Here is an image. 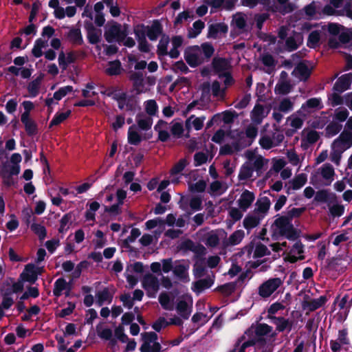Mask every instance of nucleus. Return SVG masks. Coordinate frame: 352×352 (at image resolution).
Returning a JSON list of instances; mask_svg holds the SVG:
<instances>
[{"mask_svg": "<svg viewBox=\"0 0 352 352\" xmlns=\"http://www.w3.org/2000/svg\"><path fill=\"white\" fill-rule=\"evenodd\" d=\"M192 27L193 29L190 28L188 30V37L190 38L197 37L204 28L205 24L202 21L197 20L193 23Z\"/></svg>", "mask_w": 352, "mask_h": 352, "instance_id": "a19ab883", "label": "nucleus"}, {"mask_svg": "<svg viewBox=\"0 0 352 352\" xmlns=\"http://www.w3.org/2000/svg\"><path fill=\"white\" fill-rule=\"evenodd\" d=\"M338 39L342 44L349 43L352 40V28L346 29V31L339 34Z\"/></svg>", "mask_w": 352, "mask_h": 352, "instance_id": "774afa93", "label": "nucleus"}, {"mask_svg": "<svg viewBox=\"0 0 352 352\" xmlns=\"http://www.w3.org/2000/svg\"><path fill=\"white\" fill-rule=\"evenodd\" d=\"M214 278L210 276L206 278L199 279L193 283V291L197 294H200L204 289L210 288L214 283Z\"/></svg>", "mask_w": 352, "mask_h": 352, "instance_id": "4be33fe9", "label": "nucleus"}, {"mask_svg": "<svg viewBox=\"0 0 352 352\" xmlns=\"http://www.w3.org/2000/svg\"><path fill=\"white\" fill-rule=\"evenodd\" d=\"M324 107L321 98H311L308 99L305 104L302 105V109H322Z\"/></svg>", "mask_w": 352, "mask_h": 352, "instance_id": "37998d69", "label": "nucleus"}, {"mask_svg": "<svg viewBox=\"0 0 352 352\" xmlns=\"http://www.w3.org/2000/svg\"><path fill=\"white\" fill-rule=\"evenodd\" d=\"M270 199L267 197H263L256 201L257 208L256 210L258 212L266 213L270 209Z\"/></svg>", "mask_w": 352, "mask_h": 352, "instance_id": "79ce46f5", "label": "nucleus"}, {"mask_svg": "<svg viewBox=\"0 0 352 352\" xmlns=\"http://www.w3.org/2000/svg\"><path fill=\"white\" fill-rule=\"evenodd\" d=\"M188 265L178 264L175 266L173 272L175 276H177L181 281L187 283L190 280L188 273Z\"/></svg>", "mask_w": 352, "mask_h": 352, "instance_id": "b1692460", "label": "nucleus"}, {"mask_svg": "<svg viewBox=\"0 0 352 352\" xmlns=\"http://www.w3.org/2000/svg\"><path fill=\"white\" fill-rule=\"evenodd\" d=\"M254 199V193L245 189L243 191L237 201L238 206L243 212H245L251 206Z\"/></svg>", "mask_w": 352, "mask_h": 352, "instance_id": "ddd939ff", "label": "nucleus"}, {"mask_svg": "<svg viewBox=\"0 0 352 352\" xmlns=\"http://www.w3.org/2000/svg\"><path fill=\"white\" fill-rule=\"evenodd\" d=\"M320 169H321L322 177L324 179L329 181V183L327 184V185L330 184V183L333 180V177L335 174V171H334V168H333V166L329 163H326L322 166Z\"/></svg>", "mask_w": 352, "mask_h": 352, "instance_id": "58836bf2", "label": "nucleus"}, {"mask_svg": "<svg viewBox=\"0 0 352 352\" xmlns=\"http://www.w3.org/2000/svg\"><path fill=\"white\" fill-rule=\"evenodd\" d=\"M342 127V126L338 122H330L325 129L326 136L331 138L337 135L341 131Z\"/></svg>", "mask_w": 352, "mask_h": 352, "instance_id": "c03bdc74", "label": "nucleus"}, {"mask_svg": "<svg viewBox=\"0 0 352 352\" xmlns=\"http://www.w3.org/2000/svg\"><path fill=\"white\" fill-rule=\"evenodd\" d=\"M127 35L126 26L124 25V29L122 30V25L114 21L108 22L105 26L104 37L109 43L114 41L120 43L124 41Z\"/></svg>", "mask_w": 352, "mask_h": 352, "instance_id": "7ed1b4c3", "label": "nucleus"}, {"mask_svg": "<svg viewBox=\"0 0 352 352\" xmlns=\"http://www.w3.org/2000/svg\"><path fill=\"white\" fill-rule=\"evenodd\" d=\"M176 310L182 318L187 320L190 316L192 307H189L186 301L181 300L177 304Z\"/></svg>", "mask_w": 352, "mask_h": 352, "instance_id": "c756f323", "label": "nucleus"}, {"mask_svg": "<svg viewBox=\"0 0 352 352\" xmlns=\"http://www.w3.org/2000/svg\"><path fill=\"white\" fill-rule=\"evenodd\" d=\"M280 278H272L262 283L258 287V294L262 298L270 297L281 285Z\"/></svg>", "mask_w": 352, "mask_h": 352, "instance_id": "423d86ee", "label": "nucleus"}, {"mask_svg": "<svg viewBox=\"0 0 352 352\" xmlns=\"http://www.w3.org/2000/svg\"><path fill=\"white\" fill-rule=\"evenodd\" d=\"M293 73H296L300 80L307 81L311 74V70L305 61H300L296 66Z\"/></svg>", "mask_w": 352, "mask_h": 352, "instance_id": "a211bd4d", "label": "nucleus"}, {"mask_svg": "<svg viewBox=\"0 0 352 352\" xmlns=\"http://www.w3.org/2000/svg\"><path fill=\"white\" fill-rule=\"evenodd\" d=\"M291 85L287 81L278 83L275 87V92L281 95H286L289 94L291 91Z\"/></svg>", "mask_w": 352, "mask_h": 352, "instance_id": "4d7b16f0", "label": "nucleus"}, {"mask_svg": "<svg viewBox=\"0 0 352 352\" xmlns=\"http://www.w3.org/2000/svg\"><path fill=\"white\" fill-rule=\"evenodd\" d=\"M112 292H109L108 287H104L102 291H99L96 294L97 298V304L98 306L103 305L105 301H108L110 303L113 297V294L115 292V288L113 285H111Z\"/></svg>", "mask_w": 352, "mask_h": 352, "instance_id": "412c9836", "label": "nucleus"}, {"mask_svg": "<svg viewBox=\"0 0 352 352\" xmlns=\"http://www.w3.org/2000/svg\"><path fill=\"white\" fill-rule=\"evenodd\" d=\"M272 331V327L265 323H258L255 327L252 326L246 331L245 334L250 336L253 333L256 336H265L270 333Z\"/></svg>", "mask_w": 352, "mask_h": 352, "instance_id": "dca6fc26", "label": "nucleus"}, {"mask_svg": "<svg viewBox=\"0 0 352 352\" xmlns=\"http://www.w3.org/2000/svg\"><path fill=\"white\" fill-rule=\"evenodd\" d=\"M142 344L140 352H160L162 345L157 342L158 335L154 331L144 332L141 334Z\"/></svg>", "mask_w": 352, "mask_h": 352, "instance_id": "20e7f679", "label": "nucleus"}, {"mask_svg": "<svg viewBox=\"0 0 352 352\" xmlns=\"http://www.w3.org/2000/svg\"><path fill=\"white\" fill-rule=\"evenodd\" d=\"M31 230L38 236L41 241L43 240L47 236L46 228L41 224L33 223L31 225Z\"/></svg>", "mask_w": 352, "mask_h": 352, "instance_id": "6e6d98bb", "label": "nucleus"}, {"mask_svg": "<svg viewBox=\"0 0 352 352\" xmlns=\"http://www.w3.org/2000/svg\"><path fill=\"white\" fill-rule=\"evenodd\" d=\"M126 111L134 113L137 110L140 109L138 99L134 95H127L125 97Z\"/></svg>", "mask_w": 352, "mask_h": 352, "instance_id": "2f4dec72", "label": "nucleus"}, {"mask_svg": "<svg viewBox=\"0 0 352 352\" xmlns=\"http://www.w3.org/2000/svg\"><path fill=\"white\" fill-rule=\"evenodd\" d=\"M146 25L143 23L138 24L133 28V32L135 34V38L138 42L144 41V38H146Z\"/></svg>", "mask_w": 352, "mask_h": 352, "instance_id": "3c124183", "label": "nucleus"}, {"mask_svg": "<svg viewBox=\"0 0 352 352\" xmlns=\"http://www.w3.org/2000/svg\"><path fill=\"white\" fill-rule=\"evenodd\" d=\"M71 285L67 283L63 278H58L54 285L53 294L55 296L59 297L65 289L71 290Z\"/></svg>", "mask_w": 352, "mask_h": 352, "instance_id": "bb28decb", "label": "nucleus"}, {"mask_svg": "<svg viewBox=\"0 0 352 352\" xmlns=\"http://www.w3.org/2000/svg\"><path fill=\"white\" fill-rule=\"evenodd\" d=\"M129 79L132 81L133 88L138 91V89L144 87V76L141 72H129Z\"/></svg>", "mask_w": 352, "mask_h": 352, "instance_id": "cd10ccee", "label": "nucleus"}, {"mask_svg": "<svg viewBox=\"0 0 352 352\" xmlns=\"http://www.w3.org/2000/svg\"><path fill=\"white\" fill-rule=\"evenodd\" d=\"M333 148H340L345 151L352 146V133L343 131L339 137L333 142Z\"/></svg>", "mask_w": 352, "mask_h": 352, "instance_id": "1a4fd4ad", "label": "nucleus"}, {"mask_svg": "<svg viewBox=\"0 0 352 352\" xmlns=\"http://www.w3.org/2000/svg\"><path fill=\"white\" fill-rule=\"evenodd\" d=\"M270 15L268 12L261 14H256L254 15L256 26L258 30H261L263 28V23L270 18Z\"/></svg>", "mask_w": 352, "mask_h": 352, "instance_id": "bf43d9fd", "label": "nucleus"}, {"mask_svg": "<svg viewBox=\"0 0 352 352\" xmlns=\"http://www.w3.org/2000/svg\"><path fill=\"white\" fill-rule=\"evenodd\" d=\"M135 125H132L128 130V142L134 146L138 145L142 142L141 135L135 130Z\"/></svg>", "mask_w": 352, "mask_h": 352, "instance_id": "4c0bfd02", "label": "nucleus"}, {"mask_svg": "<svg viewBox=\"0 0 352 352\" xmlns=\"http://www.w3.org/2000/svg\"><path fill=\"white\" fill-rule=\"evenodd\" d=\"M170 323L164 317H160L152 324V328L157 332H160L164 328H166Z\"/></svg>", "mask_w": 352, "mask_h": 352, "instance_id": "0e129e2a", "label": "nucleus"}, {"mask_svg": "<svg viewBox=\"0 0 352 352\" xmlns=\"http://www.w3.org/2000/svg\"><path fill=\"white\" fill-rule=\"evenodd\" d=\"M41 268L36 267L34 264L29 263L25 265L24 271L20 274L19 280L23 282H28L31 284L35 283L38 279V275Z\"/></svg>", "mask_w": 352, "mask_h": 352, "instance_id": "6e6552de", "label": "nucleus"}, {"mask_svg": "<svg viewBox=\"0 0 352 352\" xmlns=\"http://www.w3.org/2000/svg\"><path fill=\"white\" fill-rule=\"evenodd\" d=\"M188 162L185 158L181 159L176 163L170 170L171 175L180 173L187 166Z\"/></svg>", "mask_w": 352, "mask_h": 352, "instance_id": "69168bd1", "label": "nucleus"}, {"mask_svg": "<svg viewBox=\"0 0 352 352\" xmlns=\"http://www.w3.org/2000/svg\"><path fill=\"white\" fill-rule=\"evenodd\" d=\"M264 107L261 104H256L251 112V120L256 124H261L263 121L264 116Z\"/></svg>", "mask_w": 352, "mask_h": 352, "instance_id": "7c9ffc66", "label": "nucleus"}, {"mask_svg": "<svg viewBox=\"0 0 352 352\" xmlns=\"http://www.w3.org/2000/svg\"><path fill=\"white\" fill-rule=\"evenodd\" d=\"M253 173V168L248 164H243L240 168L238 178L240 181L250 178Z\"/></svg>", "mask_w": 352, "mask_h": 352, "instance_id": "603ef678", "label": "nucleus"}, {"mask_svg": "<svg viewBox=\"0 0 352 352\" xmlns=\"http://www.w3.org/2000/svg\"><path fill=\"white\" fill-rule=\"evenodd\" d=\"M24 284L21 280L14 281L13 278H8L5 280L0 287L1 296H11L14 293L17 294L23 292Z\"/></svg>", "mask_w": 352, "mask_h": 352, "instance_id": "39448f33", "label": "nucleus"}, {"mask_svg": "<svg viewBox=\"0 0 352 352\" xmlns=\"http://www.w3.org/2000/svg\"><path fill=\"white\" fill-rule=\"evenodd\" d=\"M72 214L71 212H68L65 214L63 217L60 220V227L58 228V232L59 233H65L66 232L69 227L67 226L68 223H72Z\"/></svg>", "mask_w": 352, "mask_h": 352, "instance_id": "49530a36", "label": "nucleus"}, {"mask_svg": "<svg viewBox=\"0 0 352 352\" xmlns=\"http://www.w3.org/2000/svg\"><path fill=\"white\" fill-rule=\"evenodd\" d=\"M72 113L71 110H67L65 112L59 113L57 112L49 124V128H52L54 126H57L67 119Z\"/></svg>", "mask_w": 352, "mask_h": 352, "instance_id": "c9c22d12", "label": "nucleus"}, {"mask_svg": "<svg viewBox=\"0 0 352 352\" xmlns=\"http://www.w3.org/2000/svg\"><path fill=\"white\" fill-rule=\"evenodd\" d=\"M352 82V73H348L340 76L333 87V90L338 93H342L351 87Z\"/></svg>", "mask_w": 352, "mask_h": 352, "instance_id": "9b49d317", "label": "nucleus"}, {"mask_svg": "<svg viewBox=\"0 0 352 352\" xmlns=\"http://www.w3.org/2000/svg\"><path fill=\"white\" fill-rule=\"evenodd\" d=\"M108 67L105 69V73L109 76H118L121 74L122 70L121 63L119 60L109 61Z\"/></svg>", "mask_w": 352, "mask_h": 352, "instance_id": "72a5a7b5", "label": "nucleus"}, {"mask_svg": "<svg viewBox=\"0 0 352 352\" xmlns=\"http://www.w3.org/2000/svg\"><path fill=\"white\" fill-rule=\"evenodd\" d=\"M236 287V283L230 282L218 286L214 290L221 292L226 296H229L234 292Z\"/></svg>", "mask_w": 352, "mask_h": 352, "instance_id": "ea45409f", "label": "nucleus"}, {"mask_svg": "<svg viewBox=\"0 0 352 352\" xmlns=\"http://www.w3.org/2000/svg\"><path fill=\"white\" fill-rule=\"evenodd\" d=\"M262 5L266 12H278L283 15L292 12L295 5L289 0H256V6Z\"/></svg>", "mask_w": 352, "mask_h": 352, "instance_id": "f03ea898", "label": "nucleus"}, {"mask_svg": "<svg viewBox=\"0 0 352 352\" xmlns=\"http://www.w3.org/2000/svg\"><path fill=\"white\" fill-rule=\"evenodd\" d=\"M201 49L204 57H203L205 61H208L214 54V48L210 43H203L199 47V50Z\"/></svg>", "mask_w": 352, "mask_h": 352, "instance_id": "8fccbe9b", "label": "nucleus"}, {"mask_svg": "<svg viewBox=\"0 0 352 352\" xmlns=\"http://www.w3.org/2000/svg\"><path fill=\"white\" fill-rule=\"evenodd\" d=\"M320 34L318 30L312 31L308 36L307 46L310 48H315L319 43Z\"/></svg>", "mask_w": 352, "mask_h": 352, "instance_id": "5fc2aeb1", "label": "nucleus"}, {"mask_svg": "<svg viewBox=\"0 0 352 352\" xmlns=\"http://www.w3.org/2000/svg\"><path fill=\"white\" fill-rule=\"evenodd\" d=\"M244 231L237 230L234 231L228 238V241H223L224 246L236 245L239 244L244 238Z\"/></svg>", "mask_w": 352, "mask_h": 352, "instance_id": "c85d7f7f", "label": "nucleus"}, {"mask_svg": "<svg viewBox=\"0 0 352 352\" xmlns=\"http://www.w3.org/2000/svg\"><path fill=\"white\" fill-rule=\"evenodd\" d=\"M270 252L267 249V246L264 244L259 243L256 245L254 252V258H261L265 255H269Z\"/></svg>", "mask_w": 352, "mask_h": 352, "instance_id": "13d9d810", "label": "nucleus"}, {"mask_svg": "<svg viewBox=\"0 0 352 352\" xmlns=\"http://www.w3.org/2000/svg\"><path fill=\"white\" fill-rule=\"evenodd\" d=\"M146 35L151 41H156L163 34V26L158 19L153 21L151 25H146Z\"/></svg>", "mask_w": 352, "mask_h": 352, "instance_id": "f8f14e48", "label": "nucleus"}, {"mask_svg": "<svg viewBox=\"0 0 352 352\" xmlns=\"http://www.w3.org/2000/svg\"><path fill=\"white\" fill-rule=\"evenodd\" d=\"M47 41L42 38H38L35 41L34 47L32 50V55L36 58H39L43 55L42 48L46 46Z\"/></svg>", "mask_w": 352, "mask_h": 352, "instance_id": "09e8293b", "label": "nucleus"}, {"mask_svg": "<svg viewBox=\"0 0 352 352\" xmlns=\"http://www.w3.org/2000/svg\"><path fill=\"white\" fill-rule=\"evenodd\" d=\"M84 27L87 31V38L90 44H98L100 41L101 30L97 29L90 21L84 22Z\"/></svg>", "mask_w": 352, "mask_h": 352, "instance_id": "9d476101", "label": "nucleus"}, {"mask_svg": "<svg viewBox=\"0 0 352 352\" xmlns=\"http://www.w3.org/2000/svg\"><path fill=\"white\" fill-rule=\"evenodd\" d=\"M314 200L321 203H333L337 201V196L334 193H329L327 190H320L316 193Z\"/></svg>", "mask_w": 352, "mask_h": 352, "instance_id": "5701e85b", "label": "nucleus"}, {"mask_svg": "<svg viewBox=\"0 0 352 352\" xmlns=\"http://www.w3.org/2000/svg\"><path fill=\"white\" fill-rule=\"evenodd\" d=\"M44 77L43 74H41L38 77L29 82L27 87V89L30 94V96L32 98H35L38 96L39 93L40 86L42 82V80Z\"/></svg>", "mask_w": 352, "mask_h": 352, "instance_id": "393cba45", "label": "nucleus"}, {"mask_svg": "<svg viewBox=\"0 0 352 352\" xmlns=\"http://www.w3.org/2000/svg\"><path fill=\"white\" fill-rule=\"evenodd\" d=\"M302 42L301 33L293 31V35L285 39V50L287 52H293L298 48Z\"/></svg>", "mask_w": 352, "mask_h": 352, "instance_id": "4468645a", "label": "nucleus"}, {"mask_svg": "<svg viewBox=\"0 0 352 352\" xmlns=\"http://www.w3.org/2000/svg\"><path fill=\"white\" fill-rule=\"evenodd\" d=\"M212 67L215 74L219 75L226 72L230 67V63L226 58L214 57L212 60Z\"/></svg>", "mask_w": 352, "mask_h": 352, "instance_id": "f3484780", "label": "nucleus"}, {"mask_svg": "<svg viewBox=\"0 0 352 352\" xmlns=\"http://www.w3.org/2000/svg\"><path fill=\"white\" fill-rule=\"evenodd\" d=\"M146 112L151 116H155L158 110V106L155 100H148L145 102Z\"/></svg>", "mask_w": 352, "mask_h": 352, "instance_id": "680f3d73", "label": "nucleus"}, {"mask_svg": "<svg viewBox=\"0 0 352 352\" xmlns=\"http://www.w3.org/2000/svg\"><path fill=\"white\" fill-rule=\"evenodd\" d=\"M21 120L24 124L25 130L29 136H32L37 133V124L30 117H26V115L21 116Z\"/></svg>", "mask_w": 352, "mask_h": 352, "instance_id": "a878e982", "label": "nucleus"}, {"mask_svg": "<svg viewBox=\"0 0 352 352\" xmlns=\"http://www.w3.org/2000/svg\"><path fill=\"white\" fill-rule=\"evenodd\" d=\"M271 322L276 326V331L283 332L287 331L289 332L292 329L293 322L288 318L283 316L270 317Z\"/></svg>", "mask_w": 352, "mask_h": 352, "instance_id": "2eb2a0df", "label": "nucleus"}, {"mask_svg": "<svg viewBox=\"0 0 352 352\" xmlns=\"http://www.w3.org/2000/svg\"><path fill=\"white\" fill-rule=\"evenodd\" d=\"M276 217L272 225L274 234H278L289 241H296L300 237V230L296 228L291 221L278 214Z\"/></svg>", "mask_w": 352, "mask_h": 352, "instance_id": "f257e3e1", "label": "nucleus"}, {"mask_svg": "<svg viewBox=\"0 0 352 352\" xmlns=\"http://www.w3.org/2000/svg\"><path fill=\"white\" fill-rule=\"evenodd\" d=\"M261 219L255 215L248 214L243 219V227L250 230L256 227L260 223Z\"/></svg>", "mask_w": 352, "mask_h": 352, "instance_id": "e433bc0d", "label": "nucleus"}, {"mask_svg": "<svg viewBox=\"0 0 352 352\" xmlns=\"http://www.w3.org/2000/svg\"><path fill=\"white\" fill-rule=\"evenodd\" d=\"M329 212L333 217H341L344 212V207L341 204H334L331 206H329Z\"/></svg>", "mask_w": 352, "mask_h": 352, "instance_id": "338daca9", "label": "nucleus"}, {"mask_svg": "<svg viewBox=\"0 0 352 352\" xmlns=\"http://www.w3.org/2000/svg\"><path fill=\"white\" fill-rule=\"evenodd\" d=\"M170 42L169 36L166 34H162L159 43L157 46V54L159 57L168 55V45Z\"/></svg>", "mask_w": 352, "mask_h": 352, "instance_id": "473e14b6", "label": "nucleus"}, {"mask_svg": "<svg viewBox=\"0 0 352 352\" xmlns=\"http://www.w3.org/2000/svg\"><path fill=\"white\" fill-rule=\"evenodd\" d=\"M252 141H248L243 135H239V138L232 142V146L236 151H241L242 148L250 146Z\"/></svg>", "mask_w": 352, "mask_h": 352, "instance_id": "a18cd8bd", "label": "nucleus"}, {"mask_svg": "<svg viewBox=\"0 0 352 352\" xmlns=\"http://www.w3.org/2000/svg\"><path fill=\"white\" fill-rule=\"evenodd\" d=\"M206 268L204 264V261H197L193 267V274L195 278H201L204 276Z\"/></svg>", "mask_w": 352, "mask_h": 352, "instance_id": "052dcab7", "label": "nucleus"}, {"mask_svg": "<svg viewBox=\"0 0 352 352\" xmlns=\"http://www.w3.org/2000/svg\"><path fill=\"white\" fill-rule=\"evenodd\" d=\"M114 334L116 339L122 343H125L129 340L128 336L124 333V329L122 324L118 325L115 329Z\"/></svg>", "mask_w": 352, "mask_h": 352, "instance_id": "e2e57ef3", "label": "nucleus"}, {"mask_svg": "<svg viewBox=\"0 0 352 352\" xmlns=\"http://www.w3.org/2000/svg\"><path fill=\"white\" fill-rule=\"evenodd\" d=\"M305 210L306 208L305 207L293 208L290 210H288L286 212L285 214L283 216L292 222V220L294 218L300 217L302 215V214L305 211Z\"/></svg>", "mask_w": 352, "mask_h": 352, "instance_id": "864d4df0", "label": "nucleus"}, {"mask_svg": "<svg viewBox=\"0 0 352 352\" xmlns=\"http://www.w3.org/2000/svg\"><path fill=\"white\" fill-rule=\"evenodd\" d=\"M293 190L301 188L307 182V176L305 173L296 175L291 182Z\"/></svg>", "mask_w": 352, "mask_h": 352, "instance_id": "de8ad7c7", "label": "nucleus"}, {"mask_svg": "<svg viewBox=\"0 0 352 352\" xmlns=\"http://www.w3.org/2000/svg\"><path fill=\"white\" fill-rule=\"evenodd\" d=\"M228 31V27L224 23L211 24L208 27V37L216 39L219 33L226 34Z\"/></svg>", "mask_w": 352, "mask_h": 352, "instance_id": "6ab92c4d", "label": "nucleus"}, {"mask_svg": "<svg viewBox=\"0 0 352 352\" xmlns=\"http://www.w3.org/2000/svg\"><path fill=\"white\" fill-rule=\"evenodd\" d=\"M199 51V46L193 45L184 52V59L188 65L192 68L197 67L205 62L204 58L196 52Z\"/></svg>", "mask_w": 352, "mask_h": 352, "instance_id": "0eeeda50", "label": "nucleus"}, {"mask_svg": "<svg viewBox=\"0 0 352 352\" xmlns=\"http://www.w3.org/2000/svg\"><path fill=\"white\" fill-rule=\"evenodd\" d=\"M67 38L73 45H82L84 40L79 28H72L66 34Z\"/></svg>", "mask_w": 352, "mask_h": 352, "instance_id": "aec40b11", "label": "nucleus"}, {"mask_svg": "<svg viewBox=\"0 0 352 352\" xmlns=\"http://www.w3.org/2000/svg\"><path fill=\"white\" fill-rule=\"evenodd\" d=\"M143 286L146 289L151 288L156 292L159 289V281L155 276L147 275L144 278Z\"/></svg>", "mask_w": 352, "mask_h": 352, "instance_id": "f704fd0d", "label": "nucleus"}]
</instances>
